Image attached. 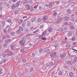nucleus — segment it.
<instances>
[{"label":"nucleus","instance_id":"f257e3e1","mask_svg":"<svg viewBox=\"0 0 77 77\" xmlns=\"http://www.w3.org/2000/svg\"><path fill=\"white\" fill-rule=\"evenodd\" d=\"M26 41V38L25 37H22L21 40L19 42L21 46H23L25 44Z\"/></svg>","mask_w":77,"mask_h":77},{"label":"nucleus","instance_id":"f03ea898","mask_svg":"<svg viewBox=\"0 0 77 77\" xmlns=\"http://www.w3.org/2000/svg\"><path fill=\"white\" fill-rule=\"evenodd\" d=\"M54 65V63L53 62H51L49 64H47L46 66V67H51Z\"/></svg>","mask_w":77,"mask_h":77},{"label":"nucleus","instance_id":"7ed1b4c3","mask_svg":"<svg viewBox=\"0 0 77 77\" xmlns=\"http://www.w3.org/2000/svg\"><path fill=\"white\" fill-rule=\"evenodd\" d=\"M64 20H65L66 21H69V17L65 16L64 17Z\"/></svg>","mask_w":77,"mask_h":77},{"label":"nucleus","instance_id":"20e7f679","mask_svg":"<svg viewBox=\"0 0 77 77\" xmlns=\"http://www.w3.org/2000/svg\"><path fill=\"white\" fill-rule=\"evenodd\" d=\"M48 19V17L47 16H45L43 17V21H47Z\"/></svg>","mask_w":77,"mask_h":77},{"label":"nucleus","instance_id":"39448f33","mask_svg":"<svg viewBox=\"0 0 77 77\" xmlns=\"http://www.w3.org/2000/svg\"><path fill=\"white\" fill-rule=\"evenodd\" d=\"M55 55H56V53L55 52H54L51 54L50 56L51 57H53L54 56H55Z\"/></svg>","mask_w":77,"mask_h":77},{"label":"nucleus","instance_id":"423d86ee","mask_svg":"<svg viewBox=\"0 0 77 77\" xmlns=\"http://www.w3.org/2000/svg\"><path fill=\"white\" fill-rule=\"evenodd\" d=\"M26 9L27 11H29V10H30V5L29 4L26 5Z\"/></svg>","mask_w":77,"mask_h":77},{"label":"nucleus","instance_id":"0eeeda50","mask_svg":"<svg viewBox=\"0 0 77 77\" xmlns=\"http://www.w3.org/2000/svg\"><path fill=\"white\" fill-rule=\"evenodd\" d=\"M69 77H72L74 75V73L72 72H71L69 73Z\"/></svg>","mask_w":77,"mask_h":77},{"label":"nucleus","instance_id":"6e6552de","mask_svg":"<svg viewBox=\"0 0 77 77\" xmlns=\"http://www.w3.org/2000/svg\"><path fill=\"white\" fill-rule=\"evenodd\" d=\"M77 57H75V58H74V60L73 61V63H75L77 62Z\"/></svg>","mask_w":77,"mask_h":77},{"label":"nucleus","instance_id":"1a4fd4ad","mask_svg":"<svg viewBox=\"0 0 77 77\" xmlns=\"http://www.w3.org/2000/svg\"><path fill=\"white\" fill-rule=\"evenodd\" d=\"M47 33V32H46V31H45L42 33V37H44V36H45V35H46V34Z\"/></svg>","mask_w":77,"mask_h":77},{"label":"nucleus","instance_id":"9d476101","mask_svg":"<svg viewBox=\"0 0 77 77\" xmlns=\"http://www.w3.org/2000/svg\"><path fill=\"white\" fill-rule=\"evenodd\" d=\"M13 54L14 53L12 52H11L7 53V56H12L13 55Z\"/></svg>","mask_w":77,"mask_h":77},{"label":"nucleus","instance_id":"9b49d317","mask_svg":"<svg viewBox=\"0 0 77 77\" xmlns=\"http://www.w3.org/2000/svg\"><path fill=\"white\" fill-rule=\"evenodd\" d=\"M69 29L70 30H74V26H73V25H72L69 26Z\"/></svg>","mask_w":77,"mask_h":77},{"label":"nucleus","instance_id":"f8f14e48","mask_svg":"<svg viewBox=\"0 0 77 77\" xmlns=\"http://www.w3.org/2000/svg\"><path fill=\"white\" fill-rule=\"evenodd\" d=\"M66 11L68 14H70L71 13V11L69 9H67Z\"/></svg>","mask_w":77,"mask_h":77},{"label":"nucleus","instance_id":"ddd939ff","mask_svg":"<svg viewBox=\"0 0 77 77\" xmlns=\"http://www.w3.org/2000/svg\"><path fill=\"white\" fill-rule=\"evenodd\" d=\"M16 33L18 35H20V33H21V31H20V29H18L17 31H16Z\"/></svg>","mask_w":77,"mask_h":77},{"label":"nucleus","instance_id":"4468645a","mask_svg":"<svg viewBox=\"0 0 77 77\" xmlns=\"http://www.w3.org/2000/svg\"><path fill=\"white\" fill-rule=\"evenodd\" d=\"M36 20V18L35 17H33L32 18V23H33L34 21H35Z\"/></svg>","mask_w":77,"mask_h":77},{"label":"nucleus","instance_id":"2eb2a0df","mask_svg":"<svg viewBox=\"0 0 77 77\" xmlns=\"http://www.w3.org/2000/svg\"><path fill=\"white\" fill-rule=\"evenodd\" d=\"M20 2H18L16 4V6L17 8H18V6H19V5H20Z\"/></svg>","mask_w":77,"mask_h":77},{"label":"nucleus","instance_id":"dca6fc26","mask_svg":"<svg viewBox=\"0 0 77 77\" xmlns=\"http://www.w3.org/2000/svg\"><path fill=\"white\" fill-rule=\"evenodd\" d=\"M16 6L15 5H12V6L11 7V9H14L16 8Z\"/></svg>","mask_w":77,"mask_h":77},{"label":"nucleus","instance_id":"f3484780","mask_svg":"<svg viewBox=\"0 0 77 77\" xmlns=\"http://www.w3.org/2000/svg\"><path fill=\"white\" fill-rule=\"evenodd\" d=\"M25 51V48H23L22 49L20 50V51L21 52V53H23V52H24V51Z\"/></svg>","mask_w":77,"mask_h":77},{"label":"nucleus","instance_id":"a211bd4d","mask_svg":"<svg viewBox=\"0 0 77 77\" xmlns=\"http://www.w3.org/2000/svg\"><path fill=\"white\" fill-rule=\"evenodd\" d=\"M66 63L67 65H70L71 64V62L70 61H67L66 62Z\"/></svg>","mask_w":77,"mask_h":77},{"label":"nucleus","instance_id":"6ab92c4d","mask_svg":"<svg viewBox=\"0 0 77 77\" xmlns=\"http://www.w3.org/2000/svg\"><path fill=\"white\" fill-rule=\"evenodd\" d=\"M26 58H24L22 60V62L23 63H26Z\"/></svg>","mask_w":77,"mask_h":77},{"label":"nucleus","instance_id":"aec40b11","mask_svg":"<svg viewBox=\"0 0 77 77\" xmlns=\"http://www.w3.org/2000/svg\"><path fill=\"white\" fill-rule=\"evenodd\" d=\"M8 44L7 43H5L3 45V47H7L8 46Z\"/></svg>","mask_w":77,"mask_h":77},{"label":"nucleus","instance_id":"412c9836","mask_svg":"<svg viewBox=\"0 0 77 77\" xmlns=\"http://www.w3.org/2000/svg\"><path fill=\"white\" fill-rule=\"evenodd\" d=\"M48 5L49 8H52V6H53V4L51 3H50Z\"/></svg>","mask_w":77,"mask_h":77},{"label":"nucleus","instance_id":"4be33fe9","mask_svg":"<svg viewBox=\"0 0 77 77\" xmlns=\"http://www.w3.org/2000/svg\"><path fill=\"white\" fill-rule=\"evenodd\" d=\"M37 21L38 22H41V21H42V19H41L40 18H39L37 19Z\"/></svg>","mask_w":77,"mask_h":77},{"label":"nucleus","instance_id":"5701e85b","mask_svg":"<svg viewBox=\"0 0 77 77\" xmlns=\"http://www.w3.org/2000/svg\"><path fill=\"white\" fill-rule=\"evenodd\" d=\"M10 40L9 39H7L6 40V41H5V42L6 43H7V44H8V42H10Z\"/></svg>","mask_w":77,"mask_h":77},{"label":"nucleus","instance_id":"b1692460","mask_svg":"<svg viewBox=\"0 0 77 77\" xmlns=\"http://www.w3.org/2000/svg\"><path fill=\"white\" fill-rule=\"evenodd\" d=\"M33 68L31 67L29 70V72H33Z\"/></svg>","mask_w":77,"mask_h":77},{"label":"nucleus","instance_id":"393cba45","mask_svg":"<svg viewBox=\"0 0 77 77\" xmlns=\"http://www.w3.org/2000/svg\"><path fill=\"white\" fill-rule=\"evenodd\" d=\"M15 32H11L10 33V34L11 35H15Z\"/></svg>","mask_w":77,"mask_h":77},{"label":"nucleus","instance_id":"a878e982","mask_svg":"<svg viewBox=\"0 0 77 77\" xmlns=\"http://www.w3.org/2000/svg\"><path fill=\"white\" fill-rule=\"evenodd\" d=\"M18 13H19V11H18L17 10H16L14 11V14L15 15H17V14H18Z\"/></svg>","mask_w":77,"mask_h":77},{"label":"nucleus","instance_id":"bb28decb","mask_svg":"<svg viewBox=\"0 0 77 77\" xmlns=\"http://www.w3.org/2000/svg\"><path fill=\"white\" fill-rule=\"evenodd\" d=\"M6 56H8V54H2V56L3 57H5Z\"/></svg>","mask_w":77,"mask_h":77},{"label":"nucleus","instance_id":"cd10ccee","mask_svg":"<svg viewBox=\"0 0 77 77\" xmlns=\"http://www.w3.org/2000/svg\"><path fill=\"white\" fill-rule=\"evenodd\" d=\"M11 49L12 50H13L14 49L15 47H14V46L13 45H11Z\"/></svg>","mask_w":77,"mask_h":77},{"label":"nucleus","instance_id":"c85d7f7f","mask_svg":"<svg viewBox=\"0 0 77 77\" xmlns=\"http://www.w3.org/2000/svg\"><path fill=\"white\" fill-rule=\"evenodd\" d=\"M7 22H8V23H12V21H11V20L8 19L7 20Z\"/></svg>","mask_w":77,"mask_h":77},{"label":"nucleus","instance_id":"c756f323","mask_svg":"<svg viewBox=\"0 0 77 77\" xmlns=\"http://www.w3.org/2000/svg\"><path fill=\"white\" fill-rule=\"evenodd\" d=\"M58 74L59 75H62V71H60L59 72Z\"/></svg>","mask_w":77,"mask_h":77},{"label":"nucleus","instance_id":"7c9ffc66","mask_svg":"<svg viewBox=\"0 0 77 77\" xmlns=\"http://www.w3.org/2000/svg\"><path fill=\"white\" fill-rule=\"evenodd\" d=\"M54 46L55 48H56L57 47H58L59 44H56L54 45Z\"/></svg>","mask_w":77,"mask_h":77},{"label":"nucleus","instance_id":"2f4dec72","mask_svg":"<svg viewBox=\"0 0 77 77\" xmlns=\"http://www.w3.org/2000/svg\"><path fill=\"white\" fill-rule=\"evenodd\" d=\"M71 35H72V33L71 32H69L68 34V36L69 37L71 36Z\"/></svg>","mask_w":77,"mask_h":77},{"label":"nucleus","instance_id":"473e14b6","mask_svg":"<svg viewBox=\"0 0 77 77\" xmlns=\"http://www.w3.org/2000/svg\"><path fill=\"white\" fill-rule=\"evenodd\" d=\"M44 51V49L43 48H41L39 50V51L40 53H41L42 51Z\"/></svg>","mask_w":77,"mask_h":77},{"label":"nucleus","instance_id":"72a5a7b5","mask_svg":"<svg viewBox=\"0 0 77 77\" xmlns=\"http://www.w3.org/2000/svg\"><path fill=\"white\" fill-rule=\"evenodd\" d=\"M22 21H23V20H18V24H21V23H22Z\"/></svg>","mask_w":77,"mask_h":77},{"label":"nucleus","instance_id":"f704fd0d","mask_svg":"<svg viewBox=\"0 0 77 77\" xmlns=\"http://www.w3.org/2000/svg\"><path fill=\"white\" fill-rule=\"evenodd\" d=\"M53 31V28H50L48 30L49 32H51V31Z\"/></svg>","mask_w":77,"mask_h":77},{"label":"nucleus","instance_id":"c9c22d12","mask_svg":"<svg viewBox=\"0 0 77 77\" xmlns=\"http://www.w3.org/2000/svg\"><path fill=\"white\" fill-rule=\"evenodd\" d=\"M19 29L21 31H23V28L21 26H19Z\"/></svg>","mask_w":77,"mask_h":77},{"label":"nucleus","instance_id":"e433bc0d","mask_svg":"<svg viewBox=\"0 0 77 77\" xmlns=\"http://www.w3.org/2000/svg\"><path fill=\"white\" fill-rule=\"evenodd\" d=\"M59 62V61H56L54 63V65H57V63H58Z\"/></svg>","mask_w":77,"mask_h":77},{"label":"nucleus","instance_id":"4c0bfd02","mask_svg":"<svg viewBox=\"0 0 77 77\" xmlns=\"http://www.w3.org/2000/svg\"><path fill=\"white\" fill-rule=\"evenodd\" d=\"M57 13L56 12V13H54L53 14V16L54 17H55L56 16V15H57Z\"/></svg>","mask_w":77,"mask_h":77},{"label":"nucleus","instance_id":"58836bf2","mask_svg":"<svg viewBox=\"0 0 77 77\" xmlns=\"http://www.w3.org/2000/svg\"><path fill=\"white\" fill-rule=\"evenodd\" d=\"M3 32L5 34H6V33H7V30H6V29L4 30Z\"/></svg>","mask_w":77,"mask_h":77},{"label":"nucleus","instance_id":"ea45409f","mask_svg":"<svg viewBox=\"0 0 77 77\" xmlns=\"http://www.w3.org/2000/svg\"><path fill=\"white\" fill-rule=\"evenodd\" d=\"M68 23L67 22H64L63 23V25H67Z\"/></svg>","mask_w":77,"mask_h":77},{"label":"nucleus","instance_id":"a19ab883","mask_svg":"<svg viewBox=\"0 0 77 77\" xmlns=\"http://www.w3.org/2000/svg\"><path fill=\"white\" fill-rule=\"evenodd\" d=\"M2 62H3V63H5L6 62H7V60L6 59H5L4 60H2Z\"/></svg>","mask_w":77,"mask_h":77},{"label":"nucleus","instance_id":"79ce46f5","mask_svg":"<svg viewBox=\"0 0 77 77\" xmlns=\"http://www.w3.org/2000/svg\"><path fill=\"white\" fill-rule=\"evenodd\" d=\"M71 46L70 45H66V47L69 48V47H71Z\"/></svg>","mask_w":77,"mask_h":77},{"label":"nucleus","instance_id":"37998d69","mask_svg":"<svg viewBox=\"0 0 77 77\" xmlns=\"http://www.w3.org/2000/svg\"><path fill=\"white\" fill-rule=\"evenodd\" d=\"M32 57H35V54L33 52L32 54Z\"/></svg>","mask_w":77,"mask_h":77},{"label":"nucleus","instance_id":"c03bdc74","mask_svg":"<svg viewBox=\"0 0 77 77\" xmlns=\"http://www.w3.org/2000/svg\"><path fill=\"white\" fill-rule=\"evenodd\" d=\"M3 69H0V74H2V71Z\"/></svg>","mask_w":77,"mask_h":77},{"label":"nucleus","instance_id":"a18cd8bd","mask_svg":"<svg viewBox=\"0 0 77 77\" xmlns=\"http://www.w3.org/2000/svg\"><path fill=\"white\" fill-rule=\"evenodd\" d=\"M30 35H30V34H26V37H29V36H30Z\"/></svg>","mask_w":77,"mask_h":77},{"label":"nucleus","instance_id":"49530a36","mask_svg":"<svg viewBox=\"0 0 77 77\" xmlns=\"http://www.w3.org/2000/svg\"><path fill=\"white\" fill-rule=\"evenodd\" d=\"M25 24H26L24 23H22V26L23 27H24L25 26Z\"/></svg>","mask_w":77,"mask_h":77},{"label":"nucleus","instance_id":"de8ad7c7","mask_svg":"<svg viewBox=\"0 0 77 77\" xmlns=\"http://www.w3.org/2000/svg\"><path fill=\"white\" fill-rule=\"evenodd\" d=\"M63 56V54H61L60 55V57H62Z\"/></svg>","mask_w":77,"mask_h":77},{"label":"nucleus","instance_id":"09e8293b","mask_svg":"<svg viewBox=\"0 0 77 77\" xmlns=\"http://www.w3.org/2000/svg\"><path fill=\"white\" fill-rule=\"evenodd\" d=\"M61 21V19H59L57 21V23H59V22H60Z\"/></svg>","mask_w":77,"mask_h":77},{"label":"nucleus","instance_id":"8fccbe9b","mask_svg":"<svg viewBox=\"0 0 77 77\" xmlns=\"http://www.w3.org/2000/svg\"><path fill=\"white\" fill-rule=\"evenodd\" d=\"M41 39L42 40H45L46 39V38H42Z\"/></svg>","mask_w":77,"mask_h":77},{"label":"nucleus","instance_id":"3c124183","mask_svg":"<svg viewBox=\"0 0 77 77\" xmlns=\"http://www.w3.org/2000/svg\"><path fill=\"white\" fill-rule=\"evenodd\" d=\"M25 32H29V30L27 29H25Z\"/></svg>","mask_w":77,"mask_h":77},{"label":"nucleus","instance_id":"603ef678","mask_svg":"<svg viewBox=\"0 0 77 77\" xmlns=\"http://www.w3.org/2000/svg\"><path fill=\"white\" fill-rule=\"evenodd\" d=\"M38 5H36V6H34V9H36V8H37V7H38Z\"/></svg>","mask_w":77,"mask_h":77},{"label":"nucleus","instance_id":"864d4df0","mask_svg":"<svg viewBox=\"0 0 77 77\" xmlns=\"http://www.w3.org/2000/svg\"><path fill=\"white\" fill-rule=\"evenodd\" d=\"M2 63H4L3 62L2 60L0 62V65H1V64H2Z\"/></svg>","mask_w":77,"mask_h":77},{"label":"nucleus","instance_id":"5fc2aeb1","mask_svg":"<svg viewBox=\"0 0 77 77\" xmlns=\"http://www.w3.org/2000/svg\"><path fill=\"white\" fill-rule=\"evenodd\" d=\"M27 26H30V23H27Z\"/></svg>","mask_w":77,"mask_h":77},{"label":"nucleus","instance_id":"6e6d98bb","mask_svg":"<svg viewBox=\"0 0 77 77\" xmlns=\"http://www.w3.org/2000/svg\"><path fill=\"white\" fill-rule=\"evenodd\" d=\"M3 3L2 2H0V7L2 6V5H3Z\"/></svg>","mask_w":77,"mask_h":77},{"label":"nucleus","instance_id":"4d7b16f0","mask_svg":"<svg viewBox=\"0 0 77 77\" xmlns=\"http://www.w3.org/2000/svg\"><path fill=\"white\" fill-rule=\"evenodd\" d=\"M42 37V35H40L39 37V38L40 39H41L42 38V37Z\"/></svg>","mask_w":77,"mask_h":77},{"label":"nucleus","instance_id":"13d9d810","mask_svg":"<svg viewBox=\"0 0 77 77\" xmlns=\"http://www.w3.org/2000/svg\"><path fill=\"white\" fill-rule=\"evenodd\" d=\"M18 74L19 75H21V72H19Z\"/></svg>","mask_w":77,"mask_h":77},{"label":"nucleus","instance_id":"bf43d9fd","mask_svg":"<svg viewBox=\"0 0 77 77\" xmlns=\"http://www.w3.org/2000/svg\"><path fill=\"white\" fill-rule=\"evenodd\" d=\"M6 77H10V75L9 74L7 75Z\"/></svg>","mask_w":77,"mask_h":77},{"label":"nucleus","instance_id":"052dcab7","mask_svg":"<svg viewBox=\"0 0 77 77\" xmlns=\"http://www.w3.org/2000/svg\"><path fill=\"white\" fill-rule=\"evenodd\" d=\"M23 19H24V18H27V16H24L23 17Z\"/></svg>","mask_w":77,"mask_h":77},{"label":"nucleus","instance_id":"680f3d73","mask_svg":"<svg viewBox=\"0 0 77 77\" xmlns=\"http://www.w3.org/2000/svg\"><path fill=\"white\" fill-rule=\"evenodd\" d=\"M67 38L66 37H65V41L66 42L67 41Z\"/></svg>","mask_w":77,"mask_h":77},{"label":"nucleus","instance_id":"e2e57ef3","mask_svg":"<svg viewBox=\"0 0 77 77\" xmlns=\"http://www.w3.org/2000/svg\"><path fill=\"white\" fill-rule=\"evenodd\" d=\"M31 11H32L33 10V8H32L30 9Z\"/></svg>","mask_w":77,"mask_h":77},{"label":"nucleus","instance_id":"0e129e2a","mask_svg":"<svg viewBox=\"0 0 77 77\" xmlns=\"http://www.w3.org/2000/svg\"><path fill=\"white\" fill-rule=\"evenodd\" d=\"M73 45H76V42H74L73 43Z\"/></svg>","mask_w":77,"mask_h":77},{"label":"nucleus","instance_id":"69168bd1","mask_svg":"<svg viewBox=\"0 0 77 77\" xmlns=\"http://www.w3.org/2000/svg\"><path fill=\"white\" fill-rule=\"evenodd\" d=\"M13 77H17V76L16 74H15L13 76Z\"/></svg>","mask_w":77,"mask_h":77},{"label":"nucleus","instance_id":"338daca9","mask_svg":"<svg viewBox=\"0 0 77 77\" xmlns=\"http://www.w3.org/2000/svg\"><path fill=\"white\" fill-rule=\"evenodd\" d=\"M75 39V38L74 37H73L72 38V40H74Z\"/></svg>","mask_w":77,"mask_h":77},{"label":"nucleus","instance_id":"774afa93","mask_svg":"<svg viewBox=\"0 0 77 77\" xmlns=\"http://www.w3.org/2000/svg\"><path fill=\"white\" fill-rule=\"evenodd\" d=\"M8 27H9V25H7L6 26V28H5V30H6V29H8Z\"/></svg>","mask_w":77,"mask_h":77}]
</instances>
